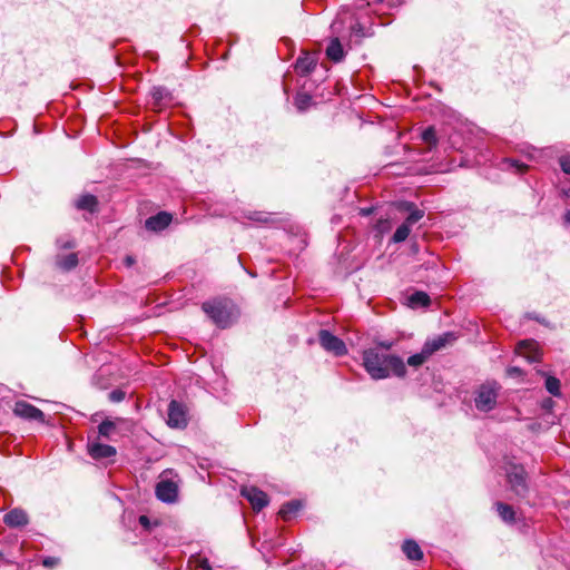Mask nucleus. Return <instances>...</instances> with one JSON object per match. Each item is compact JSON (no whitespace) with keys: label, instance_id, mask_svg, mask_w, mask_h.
Instances as JSON below:
<instances>
[{"label":"nucleus","instance_id":"obj_34","mask_svg":"<svg viewBox=\"0 0 570 570\" xmlns=\"http://www.w3.org/2000/svg\"><path fill=\"white\" fill-rule=\"evenodd\" d=\"M165 95V90L163 88H154L153 89V97L156 100H161Z\"/></svg>","mask_w":570,"mask_h":570},{"label":"nucleus","instance_id":"obj_40","mask_svg":"<svg viewBox=\"0 0 570 570\" xmlns=\"http://www.w3.org/2000/svg\"><path fill=\"white\" fill-rule=\"evenodd\" d=\"M200 566L204 570H212L207 560H203Z\"/></svg>","mask_w":570,"mask_h":570},{"label":"nucleus","instance_id":"obj_28","mask_svg":"<svg viewBox=\"0 0 570 570\" xmlns=\"http://www.w3.org/2000/svg\"><path fill=\"white\" fill-rule=\"evenodd\" d=\"M312 102V97L307 94H297L295 97V106L298 110H306Z\"/></svg>","mask_w":570,"mask_h":570},{"label":"nucleus","instance_id":"obj_23","mask_svg":"<svg viewBox=\"0 0 570 570\" xmlns=\"http://www.w3.org/2000/svg\"><path fill=\"white\" fill-rule=\"evenodd\" d=\"M77 264H78V257H77V254H75V253H71L66 256L57 258V265L65 271H70L72 268H75L77 266Z\"/></svg>","mask_w":570,"mask_h":570},{"label":"nucleus","instance_id":"obj_15","mask_svg":"<svg viewBox=\"0 0 570 570\" xmlns=\"http://www.w3.org/2000/svg\"><path fill=\"white\" fill-rule=\"evenodd\" d=\"M316 63H317V59L307 53V52H304L296 61L295 63V70L303 75V76H306L308 73H311L314 68L316 67Z\"/></svg>","mask_w":570,"mask_h":570},{"label":"nucleus","instance_id":"obj_46","mask_svg":"<svg viewBox=\"0 0 570 570\" xmlns=\"http://www.w3.org/2000/svg\"><path fill=\"white\" fill-rule=\"evenodd\" d=\"M377 2H382L383 0H376Z\"/></svg>","mask_w":570,"mask_h":570},{"label":"nucleus","instance_id":"obj_42","mask_svg":"<svg viewBox=\"0 0 570 570\" xmlns=\"http://www.w3.org/2000/svg\"><path fill=\"white\" fill-rule=\"evenodd\" d=\"M75 245L70 242L66 243V244H62L61 247H65V248H71L73 247Z\"/></svg>","mask_w":570,"mask_h":570},{"label":"nucleus","instance_id":"obj_31","mask_svg":"<svg viewBox=\"0 0 570 570\" xmlns=\"http://www.w3.org/2000/svg\"><path fill=\"white\" fill-rule=\"evenodd\" d=\"M125 396H126V393L119 389L112 390L108 395L109 401H111L114 403L121 402L125 399Z\"/></svg>","mask_w":570,"mask_h":570},{"label":"nucleus","instance_id":"obj_38","mask_svg":"<svg viewBox=\"0 0 570 570\" xmlns=\"http://www.w3.org/2000/svg\"><path fill=\"white\" fill-rule=\"evenodd\" d=\"M139 523H140L141 525H144V527H147V525L149 524V519H148V517H146V515H140V517H139Z\"/></svg>","mask_w":570,"mask_h":570},{"label":"nucleus","instance_id":"obj_16","mask_svg":"<svg viewBox=\"0 0 570 570\" xmlns=\"http://www.w3.org/2000/svg\"><path fill=\"white\" fill-rule=\"evenodd\" d=\"M122 422L124 420L120 417H117L115 420H104L98 426L99 436L105 439H111L117 430L118 424Z\"/></svg>","mask_w":570,"mask_h":570},{"label":"nucleus","instance_id":"obj_20","mask_svg":"<svg viewBox=\"0 0 570 570\" xmlns=\"http://www.w3.org/2000/svg\"><path fill=\"white\" fill-rule=\"evenodd\" d=\"M495 509L498 514L504 522L513 523L515 521V512L511 505L502 502H497Z\"/></svg>","mask_w":570,"mask_h":570},{"label":"nucleus","instance_id":"obj_4","mask_svg":"<svg viewBox=\"0 0 570 570\" xmlns=\"http://www.w3.org/2000/svg\"><path fill=\"white\" fill-rule=\"evenodd\" d=\"M501 386L497 382H485L474 391V405L480 412L492 411L498 403Z\"/></svg>","mask_w":570,"mask_h":570},{"label":"nucleus","instance_id":"obj_6","mask_svg":"<svg viewBox=\"0 0 570 570\" xmlns=\"http://www.w3.org/2000/svg\"><path fill=\"white\" fill-rule=\"evenodd\" d=\"M187 413L183 404L173 400L168 405L167 424L170 428L184 429L187 425Z\"/></svg>","mask_w":570,"mask_h":570},{"label":"nucleus","instance_id":"obj_17","mask_svg":"<svg viewBox=\"0 0 570 570\" xmlns=\"http://www.w3.org/2000/svg\"><path fill=\"white\" fill-rule=\"evenodd\" d=\"M402 551L411 561H419L423 558V552L414 540H405L402 544Z\"/></svg>","mask_w":570,"mask_h":570},{"label":"nucleus","instance_id":"obj_13","mask_svg":"<svg viewBox=\"0 0 570 570\" xmlns=\"http://www.w3.org/2000/svg\"><path fill=\"white\" fill-rule=\"evenodd\" d=\"M455 340L453 333H444L443 335L438 336L436 338L426 341L423 345L425 348V353H429L431 356L434 352L445 347L448 344L452 343Z\"/></svg>","mask_w":570,"mask_h":570},{"label":"nucleus","instance_id":"obj_14","mask_svg":"<svg viewBox=\"0 0 570 570\" xmlns=\"http://www.w3.org/2000/svg\"><path fill=\"white\" fill-rule=\"evenodd\" d=\"M517 352L524 356L529 362L540 361L538 345L533 341H522L518 344Z\"/></svg>","mask_w":570,"mask_h":570},{"label":"nucleus","instance_id":"obj_3","mask_svg":"<svg viewBox=\"0 0 570 570\" xmlns=\"http://www.w3.org/2000/svg\"><path fill=\"white\" fill-rule=\"evenodd\" d=\"M507 483L510 490L519 498L529 493L528 473L522 464L507 461L504 465Z\"/></svg>","mask_w":570,"mask_h":570},{"label":"nucleus","instance_id":"obj_30","mask_svg":"<svg viewBox=\"0 0 570 570\" xmlns=\"http://www.w3.org/2000/svg\"><path fill=\"white\" fill-rule=\"evenodd\" d=\"M424 216V212L420 209H414L410 213V215L406 217L405 223H407L410 226H413L415 223H417L422 217Z\"/></svg>","mask_w":570,"mask_h":570},{"label":"nucleus","instance_id":"obj_45","mask_svg":"<svg viewBox=\"0 0 570 570\" xmlns=\"http://www.w3.org/2000/svg\"><path fill=\"white\" fill-rule=\"evenodd\" d=\"M566 196L570 197V189L568 191H566Z\"/></svg>","mask_w":570,"mask_h":570},{"label":"nucleus","instance_id":"obj_5","mask_svg":"<svg viewBox=\"0 0 570 570\" xmlns=\"http://www.w3.org/2000/svg\"><path fill=\"white\" fill-rule=\"evenodd\" d=\"M318 341L325 351L333 353L336 356H342L347 353L345 343L327 330H321L318 332Z\"/></svg>","mask_w":570,"mask_h":570},{"label":"nucleus","instance_id":"obj_10","mask_svg":"<svg viewBox=\"0 0 570 570\" xmlns=\"http://www.w3.org/2000/svg\"><path fill=\"white\" fill-rule=\"evenodd\" d=\"M88 453L95 460L108 459L116 455V448L94 441L88 444Z\"/></svg>","mask_w":570,"mask_h":570},{"label":"nucleus","instance_id":"obj_26","mask_svg":"<svg viewBox=\"0 0 570 570\" xmlns=\"http://www.w3.org/2000/svg\"><path fill=\"white\" fill-rule=\"evenodd\" d=\"M546 389L547 391L552 394L553 396H560V380L554 376H547L546 377Z\"/></svg>","mask_w":570,"mask_h":570},{"label":"nucleus","instance_id":"obj_2","mask_svg":"<svg viewBox=\"0 0 570 570\" xmlns=\"http://www.w3.org/2000/svg\"><path fill=\"white\" fill-rule=\"evenodd\" d=\"M203 311L220 328L230 326L238 317V309L235 304L227 298H215L204 302Z\"/></svg>","mask_w":570,"mask_h":570},{"label":"nucleus","instance_id":"obj_19","mask_svg":"<svg viewBox=\"0 0 570 570\" xmlns=\"http://www.w3.org/2000/svg\"><path fill=\"white\" fill-rule=\"evenodd\" d=\"M326 55L331 60L335 62H338L344 58V50L338 39H333L330 42L326 48Z\"/></svg>","mask_w":570,"mask_h":570},{"label":"nucleus","instance_id":"obj_39","mask_svg":"<svg viewBox=\"0 0 570 570\" xmlns=\"http://www.w3.org/2000/svg\"><path fill=\"white\" fill-rule=\"evenodd\" d=\"M563 220L566 225H570V209H567L563 215Z\"/></svg>","mask_w":570,"mask_h":570},{"label":"nucleus","instance_id":"obj_24","mask_svg":"<svg viewBox=\"0 0 570 570\" xmlns=\"http://www.w3.org/2000/svg\"><path fill=\"white\" fill-rule=\"evenodd\" d=\"M422 140L432 149L438 145V136L433 126L428 127L421 135Z\"/></svg>","mask_w":570,"mask_h":570},{"label":"nucleus","instance_id":"obj_18","mask_svg":"<svg viewBox=\"0 0 570 570\" xmlns=\"http://www.w3.org/2000/svg\"><path fill=\"white\" fill-rule=\"evenodd\" d=\"M409 306L412 308L426 307L430 305V296L424 292H415L407 297Z\"/></svg>","mask_w":570,"mask_h":570},{"label":"nucleus","instance_id":"obj_7","mask_svg":"<svg viewBox=\"0 0 570 570\" xmlns=\"http://www.w3.org/2000/svg\"><path fill=\"white\" fill-rule=\"evenodd\" d=\"M13 413L26 420L45 422L43 412L26 401L16 402Z\"/></svg>","mask_w":570,"mask_h":570},{"label":"nucleus","instance_id":"obj_11","mask_svg":"<svg viewBox=\"0 0 570 570\" xmlns=\"http://www.w3.org/2000/svg\"><path fill=\"white\" fill-rule=\"evenodd\" d=\"M173 217L166 212H160L146 219L145 226L148 230L160 232L165 229L171 222Z\"/></svg>","mask_w":570,"mask_h":570},{"label":"nucleus","instance_id":"obj_21","mask_svg":"<svg viewBox=\"0 0 570 570\" xmlns=\"http://www.w3.org/2000/svg\"><path fill=\"white\" fill-rule=\"evenodd\" d=\"M301 508H302L301 501H297V500L289 501L285 504H283V507L279 510V515L284 520H289L301 510Z\"/></svg>","mask_w":570,"mask_h":570},{"label":"nucleus","instance_id":"obj_1","mask_svg":"<svg viewBox=\"0 0 570 570\" xmlns=\"http://www.w3.org/2000/svg\"><path fill=\"white\" fill-rule=\"evenodd\" d=\"M363 365L373 380L386 379L391 373L396 376H404L406 373L401 357L379 352L376 348L363 352Z\"/></svg>","mask_w":570,"mask_h":570},{"label":"nucleus","instance_id":"obj_33","mask_svg":"<svg viewBox=\"0 0 570 570\" xmlns=\"http://www.w3.org/2000/svg\"><path fill=\"white\" fill-rule=\"evenodd\" d=\"M560 166H561V169L566 174L570 175V157L569 156H563L560 158Z\"/></svg>","mask_w":570,"mask_h":570},{"label":"nucleus","instance_id":"obj_8","mask_svg":"<svg viewBox=\"0 0 570 570\" xmlns=\"http://www.w3.org/2000/svg\"><path fill=\"white\" fill-rule=\"evenodd\" d=\"M156 497L166 503H173L178 497V485L167 479L160 480L156 485Z\"/></svg>","mask_w":570,"mask_h":570},{"label":"nucleus","instance_id":"obj_22","mask_svg":"<svg viewBox=\"0 0 570 570\" xmlns=\"http://www.w3.org/2000/svg\"><path fill=\"white\" fill-rule=\"evenodd\" d=\"M97 198L94 195H82L76 202V206L78 209H85L88 212H95L97 207Z\"/></svg>","mask_w":570,"mask_h":570},{"label":"nucleus","instance_id":"obj_36","mask_svg":"<svg viewBox=\"0 0 570 570\" xmlns=\"http://www.w3.org/2000/svg\"><path fill=\"white\" fill-rule=\"evenodd\" d=\"M56 559L55 558H51V557H48L46 559H43L42 563L45 567H53L56 564Z\"/></svg>","mask_w":570,"mask_h":570},{"label":"nucleus","instance_id":"obj_9","mask_svg":"<svg viewBox=\"0 0 570 570\" xmlns=\"http://www.w3.org/2000/svg\"><path fill=\"white\" fill-rule=\"evenodd\" d=\"M242 495L249 501L254 510H262L268 504L267 494L255 487H244Z\"/></svg>","mask_w":570,"mask_h":570},{"label":"nucleus","instance_id":"obj_35","mask_svg":"<svg viewBox=\"0 0 570 570\" xmlns=\"http://www.w3.org/2000/svg\"><path fill=\"white\" fill-rule=\"evenodd\" d=\"M509 376H519L521 374V370L517 366H511L507 370Z\"/></svg>","mask_w":570,"mask_h":570},{"label":"nucleus","instance_id":"obj_27","mask_svg":"<svg viewBox=\"0 0 570 570\" xmlns=\"http://www.w3.org/2000/svg\"><path fill=\"white\" fill-rule=\"evenodd\" d=\"M429 357H430L429 353H425V348L422 347V351L420 353L411 355L407 358V364L410 366L417 367V366L422 365Z\"/></svg>","mask_w":570,"mask_h":570},{"label":"nucleus","instance_id":"obj_41","mask_svg":"<svg viewBox=\"0 0 570 570\" xmlns=\"http://www.w3.org/2000/svg\"><path fill=\"white\" fill-rule=\"evenodd\" d=\"M125 262H126L127 266H131L134 264L135 259L131 256H127Z\"/></svg>","mask_w":570,"mask_h":570},{"label":"nucleus","instance_id":"obj_25","mask_svg":"<svg viewBox=\"0 0 570 570\" xmlns=\"http://www.w3.org/2000/svg\"><path fill=\"white\" fill-rule=\"evenodd\" d=\"M411 227L407 223H403L402 225H400L395 233L393 234L392 236V240L394 243H401V242H404L409 235H410V232H411Z\"/></svg>","mask_w":570,"mask_h":570},{"label":"nucleus","instance_id":"obj_43","mask_svg":"<svg viewBox=\"0 0 570 570\" xmlns=\"http://www.w3.org/2000/svg\"><path fill=\"white\" fill-rule=\"evenodd\" d=\"M381 346H383L384 348H390L391 347V344L390 343H382Z\"/></svg>","mask_w":570,"mask_h":570},{"label":"nucleus","instance_id":"obj_37","mask_svg":"<svg viewBox=\"0 0 570 570\" xmlns=\"http://www.w3.org/2000/svg\"><path fill=\"white\" fill-rule=\"evenodd\" d=\"M552 404H553V401L551 399H547L543 401L542 407L549 410L552 407Z\"/></svg>","mask_w":570,"mask_h":570},{"label":"nucleus","instance_id":"obj_44","mask_svg":"<svg viewBox=\"0 0 570 570\" xmlns=\"http://www.w3.org/2000/svg\"><path fill=\"white\" fill-rule=\"evenodd\" d=\"M362 213H363L364 215H368V214L371 213V210H370V209H363V210H362Z\"/></svg>","mask_w":570,"mask_h":570},{"label":"nucleus","instance_id":"obj_12","mask_svg":"<svg viewBox=\"0 0 570 570\" xmlns=\"http://www.w3.org/2000/svg\"><path fill=\"white\" fill-rule=\"evenodd\" d=\"M3 522L10 528H19L28 524L29 518L24 510L16 508L4 514Z\"/></svg>","mask_w":570,"mask_h":570},{"label":"nucleus","instance_id":"obj_32","mask_svg":"<svg viewBox=\"0 0 570 570\" xmlns=\"http://www.w3.org/2000/svg\"><path fill=\"white\" fill-rule=\"evenodd\" d=\"M505 164H507V166H508L509 168H512V169H514L515 171H523V170L527 168V166H525V165H523V164H521V163H519V161H517V160H511V159H509V160H505Z\"/></svg>","mask_w":570,"mask_h":570},{"label":"nucleus","instance_id":"obj_29","mask_svg":"<svg viewBox=\"0 0 570 570\" xmlns=\"http://www.w3.org/2000/svg\"><path fill=\"white\" fill-rule=\"evenodd\" d=\"M247 218L257 223H268L269 214L264 212H252Z\"/></svg>","mask_w":570,"mask_h":570}]
</instances>
